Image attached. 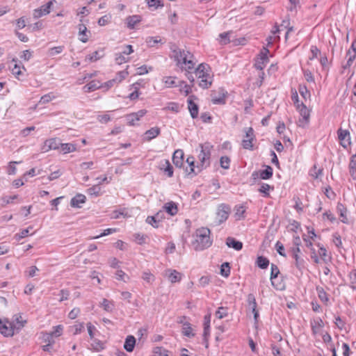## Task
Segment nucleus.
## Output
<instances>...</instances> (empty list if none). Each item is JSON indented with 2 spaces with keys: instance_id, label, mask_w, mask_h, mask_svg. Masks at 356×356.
Wrapping results in <instances>:
<instances>
[{
  "instance_id": "nucleus-1",
  "label": "nucleus",
  "mask_w": 356,
  "mask_h": 356,
  "mask_svg": "<svg viewBox=\"0 0 356 356\" xmlns=\"http://www.w3.org/2000/svg\"><path fill=\"white\" fill-rule=\"evenodd\" d=\"M210 229L207 227H201L195 232V239L192 243L195 250L202 251L212 245V240L210 238Z\"/></svg>"
},
{
  "instance_id": "nucleus-2",
  "label": "nucleus",
  "mask_w": 356,
  "mask_h": 356,
  "mask_svg": "<svg viewBox=\"0 0 356 356\" xmlns=\"http://www.w3.org/2000/svg\"><path fill=\"white\" fill-rule=\"evenodd\" d=\"M172 53L173 58L177 61L178 66L185 65V70H190L194 68L195 63L193 60V55L189 51L175 48L172 50Z\"/></svg>"
},
{
  "instance_id": "nucleus-3",
  "label": "nucleus",
  "mask_w": 356,
  "mask_h": 356,
  "mask_svg": "<svg viewBox=\"0 0 356 356\" xmlns=\"http://www.w3.org/2000/svg\"><path fill=\"white\" fill-rule=\"evenodd\" d=\"M200 152L197 157L200 161V164L196 165V169L198 172H201L203 169L207 168L211 164V154L213 146L209 142L200 144Z\"/></svg>"
},
{
  "instance_id": "nucleus-4",
  "label": "nucleus",
  "mask_w": 356,
  "mask_h": 356,
  "mask_svg": "<svg viewBox=\"0 0 356 356\" xmlns=\"http://www.w3.org/2000/svg\"><path fill=\"white\" fill-rule=\"evenodd\" d=\"M280 270L277 265L271 264L270 265V282L273 287L277 290H284L285 289V284L284 282H276L278 278Z\"/></svg>"
},
{
  "instance_id": "nucleus-5",
  "label": "nucleus",
  "mask_w": 356,
  "mask_h": 356,
  "mask_svg": "<svg viewBox=\"0 0 356 356\" xmlns=\"http://www.w3.org/2000/svg\"><path fill=\"white\" fill-rule=\"evenodd\" d=\"M269 50L266 47H264L259 54V57L254 63V67L256 69L262 71L263 69L266 67L269 61L268 57L267 56Z\"/></svg>"
},
{
  "instance_id": "nucleus-6",
  "label": "nucleus",
  "mask_w": 356,
  "mask_h": 356,
  "mask_svg": "<svg viewBox=\"0 0 356 356\" xmlns=\"http://www.w3.org/2000/svg\"><path fill=\"white\" fill-rule=\"evenodd\" d=\"M15 326L8 320L3 321L0 319V332L4 337H12L14 334Z\"/></svg>"
},
{
  "instance_id": "nucleus-7",
  "label": "nucleus",
  "mask_w": 356,
  "mask_h": 356,
  "mask_svg": "<svg viewBox=\"0 0 356 356\" xmlns=\"http://www.w3.org/2000/svg\"><path fill=\"white\" fill-rule=\"evenodd\" d=\"M56 0H51L40 8L35 9L33 10V17L38 19L48 15L50 13L51 7L53 6V2H56Z\"/></svg>"
},
{
  "instance_id": "nucleus-8",
  "label": "nucleus",
  "mask_w": 356,
  "mask_h": 356,
  "mask_svg": "<svg viewBox=\"0 0 356 356\" xmlns=\"http://www.w3.org/2000/svg\"><path fill=\"white\" fill-rule=\"evenodd\" d=\"M60 141L58 138H50L46 140L44 143V145L41 147V150L43 152H47L51 149H58L60 146Z\"/></svg>"
},
{
  "instance_id": "nucleus-9",
  "label": "nucleus",
  "mask_w": 356,
  "mask_h": 356,
  "mask_svg": "<svg viewBox=\"0 0 356 356\" xmlns=\"http://www.w3.org/2000/svg\"><path fill=\"white\" fill-rule=\"evenodd\" d=\"M245 137H250V139H243L242 140V146L245 149L252 150L253 149L252 142L255 139L254 135V130L252 127H248L245 129Z\"/></svg>"
},
{
  "instance_id": "nucleus-10",
  "label": "nucleus",
  "mask_w": 356,
  "mask_h": 356,
  "mask_svg": "<svg viewBox=\"0 0 356 356\" xmlns=\"http://www.w3.org/2000/svg\"><path fill=\"white\" fill-rule=\"evenodd\" d=\"M230 211L231 208L229 205L222 204L219 206L217 218L220 224L224 222L228 218Z\"/></svg>"
},
{
  "instance_id": "nucleus-11",
  "label": "nucleus",
  "mask_w": 356,
  "mask_h": 356,
  "mask_svg": "<svg viewBox=\"0 0 356 356\" xmlns=\"http://www.w3.org/2000/svg\"><path fill=\"white\" fill-rule=\"evenodd\" d=\"M337 135L342 147L346 148L348 145H350V136L348 130L340 128L337 130Z\"/></svg>"
},
{
  "instance_id": "nucleus-12",
  "label": "nucleus",
  "mask_w": 356,
  "mask_h": 356,
  "mask_svg": "<svg viewBox=\"0 0 356 356\" xmlns=\"http://www.w3.org/2000/svg\"><path fill=\"white\" fill-rule=\"evenodd\" d=\"M296 108L302 116V118L299 120V126H302L301 124L307 123L310 115L309 111L307 109V106L302 102L300 104L297 105Z\"/></svg>"
},
{
  "instance_id": "nucleus-13",
  "label": "nucleus",
  "mask_w": 356,
  "mask_h": 356,
  "mask_svg": "<svg viewBox=\"0 0 356 356\" xmlns=\"http://www.w3.org/2000/svg\"><path fill=\"white\" fill-rule=\"evenodd\" d=\"M273 170L270 165H266V169L260 170L259 172H253L252 177L257 179L259 175L261 179H269L273 177Z\"/></svg>"
},
{
  "instance_id": "nucleus-14",
  "label": "nucleus",
  "mask_w": 356,
  "mask_h": 356,
  "mask_svg": "<svg viewBox=\"0 0 356 356\" xmlns=\"http://www.w3.org/2000/svg\"><path fill=\"white\" fill-rule=\"evenodd\" d=\"M195 99H196L195 95H191L187 100L188 108L189 110L191 118L193 119L197 118L199 112L198 105L193 101Z\"/></svg>"
},
{
  "instance_id": "nucleus-15",
  "label": "nucleus",
  "mask_w": 356,
  "mask_h": 356,
  "mask_svg": "<svg viewBox=\"0 0 356 356\" xmlns=\"http://www.w3.org/2000/svg\"><path fill=\"white\" fill-rule=\"evenodd\" d=\"M312 332L314 335L320 333L321 330L324 326V323L320 317H316L310 321Z\"/></svg>"
},
{
  "instance_id": "nucleus-16",
  "label": "nucleus",
  "mask_w": 356,
  "mask_h": 356,
  "mask_svg": "<svg viewBox=\"0 0 356 356\" xmlns=\"http://www.w3.org/2000/svg\"><path fill=\"white\" fill-rule=\"evenodd\" d=\"M184 151L181 149H178L175 151L172 155V162L173 164L177 168H181L184 165Z\"/></svg>"
},
{
  "instance_id": "nucleus-17",
  "label": "nucleus",
  "mask_w": 356,
  "mask_h": 356,
  "mask_svg": "<svg viewBox=\"0 0 356 356\" xmlns=\"http://www.w3.org/2000/svg\"><path fill=\"white\" fill-rule=\"evenodd\" d=\"M188 165L185 168V172L188 175L193 174V175H197L200 172L198 170L195 171L196 166L195 165V158L193 156H189L186 159Z\"/></svg>"
},
{
  "instance_id": "nucleus-18",
  "label": "nucleus",
  "mask_w": 356,
  "mask_h": 356,
  "mask_svg": "<svg viewBox=\"0 0 356 356\" xmlns=\"http://www.w3.org/2000/svg\"><path fill=\"white\" fill-rule=\"evenodd\" d=\"M86 197L83 194H77L74 197L71 199L70 205L74 208H81V204H83L86 202Z\"/></svg>"
},
{
  "instance_id": "nucleus-19",
  "label": "nucleus",
  "mask_w": 356,
  "mask_h": 356,
  "mask_svg": "<svg viewBox=\"0 0 356 356\" xmlns=\"http://www.w3.org/2000/svg\"><path fill=\"white\" fill-rule=\"evenodd\" d=\"M209 67L207 64L201 63L198 65V67L195 70V76L198 79H203L204 75L209 72Z\"/></svg>"
},
{
  "instance_id": "nucleus-20",
  "label": "nucleus",
  "mask_w": 356,
  "mask_h": 356,
  "mask_svg": "<svg viewBox=\"0 0 356 356\" xmlns=\"http://www.w3.org/2000/svg\"><path fill=\"white\" fill-rule=\"evenodd\" d=\"M226 245L229 248H232L236 250H241L243 248V243L242 242L236 240L234 238L232 237H227L226 239Z\"/></svg>"
},
{
  "instance_id": "nucleus-21",
  "label": "nucleus",
  "mask_w": 356,
  "mask_h": 356,
  "mask_svg": "<svg viewBox=\"0 0 356 356\" xmlns=\"http://www.w3.org/2000/svg\"><path fill=\"white\" fill-rule=\"evenodd\" d=\"M136 344V339L132 335H129L127 337L124 343V348L129 353H131L134 350Z\"/></svg>"
},
{
  "instance_id": "nucleus-22",
  "label": "nucleus",
  "mask_w": 356,
  "mask_h": 356,
  "mask_svg": "<svg viewBox=\"0 0 356 356\" xmlns=\"http://www.w3.org/2000/svg\"><path fill=\"white\" fill-rule=\"evenodd\" d=\"M200 81L199 86L204 89L209 88L212 83L213 76L210 74L209 72L204 75L203 79H200Z\"/></svg>"
},
{
  "instance_id": "nucleus-23",
  "label": "nucleus",
  "mask_w": 356,
  "mask_h": 356,
  "mask_svg": "<svg viewBox=\"0 0 356 356\" xmlns=\"http://www.w3.org/2000/svg\"><path fill=\"white\" fill-rule=\"evenodd\" d=\"M163 209L170 216H175L178 212L177 205L174 202L165 203L163 206Z\"/></svg>"
},
{
  "instance_id": "nucleus-24",
  "label": "nucleus",
  "mask_w": 356,
  "mask_h": 356,
  "mask_svg": "<svg viewBox=\"0 0 356 356\" xmlns=\"http://www.w3.org/2000/svg\"><path fill=\"white\" fill-rule=\"evenodd\" d=\"M161 169L167 174L168 177H172L173 176V168L168 160L165 159L161 161Z\"/></svg>"
},
{
  "instance_id": "nucleus-25",
  "label": "nucleus",
  "mask_w": 356,
  "mask_h": 356,
  "mask_svg": "<svg viewBox=\"0 0 356 356\" xmlns=\"http://www.w3.org/2000/svg\"><path fill=\"white\" fill-rule=\"evenodd\" d=\"M161 133V129L159 127H155L153 128H151L150 129L147 130L145 133V138L147 140L149 141L154 138H155L156 136H158Z\"/></svg>"
},
{
  "instance_id": "nucleus-26",
  "label": "nucleus",
  "mask_w": 356,
  "mask_h": 356,
  "mask_svg": "<svg viewBox=\"0 0 356 356\" xmlns=\"http://www.w3.org/2000/svg\"><path fill=\"white\" fill-rule=\"evenodd\" d=\"M126 21L127 24V27L131 29H133L135 27V26L141 21V16L138 15L129 16L128 17H127Z\"/></svg>"
},
{
  "instance_id": "nucleus-27",
  "label": "nucleus",
  "mask_w": 356,
  "mask_h": 356,
  "mask_svg": "<svg viewBox=\"0 0 356 356\" xmlns=\"http://www.w3.org/2000/svg\"><path fill=\"white\" fill-rule=\"evenodd\" d=\"M162 218L160 213H157L155 216H148L146 219V222L151 225L154 227H159V224L161 222Z\"/></svg>"
},
{
  "instance_id": "nucleus-28",
  "label": "nucleus",
  "mask_w": 356,
  "mask_h": 356,
  "mask_svg": "<svg viewBox=\"0 0 356 356\" xmlns=\"http://www.w3.org/2000/svg\"><path fill=\"white\" fill-rule=\"evenodd\" d=\"M226 93L227 92H225L223 89H220L219 91V95L218 97L212 95V102L214 104H225Z\"/></svg>"
},
{
  "instance_id": "nucleus-29",
  "label": "nucleus",
  "mask_w": 356,
  "mask_h": 356,
  "mask_svg": "<svg viewBox=\"0 0 356 356\" xmlns=\"http://www.w3.org/2000/svg\"><path fill=\"white\" fill-rule=\"evenodd\" d=\"M104 49L97 50L86 56V60H89L90 62H95L104 57Z\"/></svg>"
},
{
  "instance_id": "nucleus-30",
  "label": "nucleus",
  "mask_w": 356,
  "mask_h": 356,
  "mask_svg": "<svg viewBox=\"0 0 356 356\" xmlns=\"http://www.w3.org/2000/svg\"><path fill=\"white\" fill-rule=\"evenodd\" d=\"M337 209L340 215V217L341 218V221L343 223H348V221L346 216L347 209L345 206L341 203H338Z\"/></svg>"
},
{
  "instance_id": "nucleus-31",
  "label": "nucleus",
  "mask_w": 356,
  "mask_h": 356,
  "mask_svg": "<svg viewBox=\"0 0 356 356\" xmlns=\"http://www.w3.org/2000/svg\"><path fill=\"white\" fill-rule=\"evenodd\" d=\"M247 302L248 304L249 309H251L252 312L257 311V303L255 297L252 293H249L248 295Z\"/></svg>"
},
{
  "instance_id": "nucleus-32",
  "label": "nucleus",
  "mask_w": 356,
  "mask_h": 356,
  "mask_svg": "<svg viewBox=\"0 0 356 356\" xmlns=\"http://www.w3.org/2000/svg\"><path fill=\"white\" fill-rule=\"evenodd\" d=\"M99 88H103V86L99 85V82L96 81H92L84 86L85 91L87 92L95 91Z\"/></svg>"
},
{
  "instance_id": "nucleus-33",
  "label": "nucleus",
  "mask_w": 356,
  "mask_h": 356,
  "mask_svg": "<svg viewBox=\"0 0 356 356\" xmlns=\"http://www.w3.org/2000/svg\"><path fill=\"white\" fill-rule=\"evenodd\" d=\"M60 149L64 154L73 152L76 149V145L72 143H61Z\"/></svg>"
},
{
  "instance_id": "nucleus-34",
  "label": "nucleus",
  "mask_w": 356,
  "mask_h": 356,
  "mask_svg": "<svg viewBox=\"0 0 356 356\" xmlns=\"http://www.w3.org/2000/svg\"><path fill=\"white\" fill-rule=\"evenodd\" d=\"M170 274L168 275V280L172 283L179 282L181 279V275L176 270H169Z\"/></svg>"
},
{
  "instance_id": "nucleus-35",
  "label": "nucleus",
  "mask_w": 356,
  "mask_h": 356,
  "mask_svg": "<svg viewBox=\"0 0 356 356\" xmlns=\"http://www.w3.org/2000/svg\"><path fill=\"white\" fill-rule=\"evenodd\" d=\"M86 31H87V28H86V25H84L83 24H79V35L81 36L80 38V40L84 43L88 42V38L86 35Z\"/></svg>"
},
{
  "instance_id": "nucleus-36",
  "label": "nucleus",
  "mask_w": 356,
  "mask_h": 356,
  "mask_svg": "<svg viewBox=\"0 0 356 356\" xmlns=\"http://www.w3.org/2000/svg\"><path fill=\"white\" fill-rule=\"evenodd\" d=\"M178 87L180 88V92L184 93L186 96L188 95L192 91L191 86L186 84L184 81H179Z\"/></svg>"
},
{
  "instance_id": "nucleus-37",
  "label": "nucleus",
  "mask_w": 356,
  "mask_h": 356,
  "mask_svg": "<svg viewBox=\"0 0 356 356\" xmlns=\"http://www.w3.org/2000/svg\"><path fill=\"white\" fill-rule=\"evenodd\" d=\"M234 211H235L234 216H235L236 220H241L245 218L244 213L245 212V209L243 206H242V205L236 206L234 208Z\"/></svg>"
},
{
  "instance_id": "nucleus-38",
  "label": "nucleus",
  "mask_w": 356,
  "mask_h": 356,
  "mask_svg": "<svg viewBox=\"0 0 356 356\" xmlns=\"http://www.w3.org/2000/svg\"><path fill=\"white\" fill-rule=\"evenodd\" d=\"M182 333L184 336H186L190 338L195 336V334L193 333L191 325L188 322L183 323Z\"/></svg>"
},
{
  "instance_id": "nucleus-39",
  "label": "nucleus",
  "mask_w": 356,
  "mask_h": 356,
  "mask_svg": "<svg viewBox=\"0 0 356 356\" xmlns=\"http://www.w3.org/2000/svg\"><path fill=\"white\" fill-rule=\"evenodd\" d=\"M295 259V266L300 270L302 271L305 268V261L300 258L299 254H293L292 255Z\"/></svg>"
},
{
  "instance_id": "nucleus-40",
  "label": "nucleus",
  "mask_w": 356,
  "mask_h": 356,
  "mask_svg": "<svg viewBox=\"0 0 356 356\" xmlns=\"http://www.w3.org/2000/svg\"><path fill=\"white\" fill-rule=\"evenodd\" d=\"M269 260L263 256H259L257 259V265L261 269H266L269 265Z\"/></svg>"
},
{
  "instance_id": "nucleus-41",
  "label": "nucleus",
  "mask_w": 356,
  "mask_h": 356,
  "mask_svg": "<svg viewBox=\"0 0 356 356\" xmlns=\"http://www.w3.org/2000/svg\"><path fill=\"white\" fill-rule=\"evenodd\" d=\"M220 275L225 277H228L230 275L229 263L225 262L220 266Z\"/></svg>"
},
{
  "instance_id": "nucleus-42",
  "label": "nucleus",
  "mask_w": 356,
  "mask_h": 356,
  "mask_svg": "<svg viewBox=\"0 0 356 356\" xmlns=\"http://www.w3.org/2000/svg\"><path fill=\"white\" fill-rule=\"evenodd\" d=\"M316 291L318 292V296L319 299L324 302H327L329 300L327 293L324 291L322 287H316Z\"/></svg>"
},
{
  "instance_id": "nucleus-43",
  "label": "nucleus",
  "mask_w": 356,
  "mask_h": 356,
  "mask_svg": "<svg viewBox=\"0 0 356 356\" xmlns=\"http://www.w3.org/2000/svg\"><path fill=\"white\" fill-rule=\"evenodd\" d=\"M101 192V187L99 184H96L87 190V193L90 195H95L97 197L99 195Z\"/></svg>"
},
{
  "instance_id": "nucleus-44",
  "label": "nucleus",
  "mask_w": 356,
  "mask_h": 356,
  "mask_svg": "<svg viewBox=\"0 0 356 356\" xmlns=\"http://www.w3.org/2000/svg\"><path fill=\"white\" fill-rule=\"evenodd\" d=\"M147 44L149 47H154L156 44L161 42L159 36L157 37H147L145 40Z\"/></svg>"
},
{
  "instance_id": "nucleus-45",
  "label": "nucleus",
  "mask_w": 356,
  "mask_h": 356,
  "mask_svg": "<svg viewBox=\"0 0 356 356\" xmlns=\"http://www.w3.org/2000/svg\"><path fill=\"white\" fill-rule=\"evenodd\" d=\"M232 33L231 31L224 32L219 35L220 37V43L221 44H227L229 43V35Z\"/></svg>"
},
{
  "instance_id": "nucleus-46",
  "label": "nucleus",
  "mask_w": 356,
  "mask_h": 356,
  "mask_svg": "<svg viewBox=\"0 0 356 356\" xmlns=\"http://www.w3.org/2000/svg\"><path fill=\"white\" fill-rule=\"evenodd\" d=\"M175 79V77L172 76H165L163 78V81L168 88L178 87V84L176 83Z\"/></svg>"
},
{
  "instance_id": "nucleus-47",
  "label": "nucleus",
  "mask_w": 356,
  "mask_h": 356,
  "mask_svg": "<svg viewBox=\"0 0 356 356\" xmlns=\"http://www.w3.org/2000/svg\"><path fill=\"white\" fill-rule=\"evenodd\" d=\"M347 56H349V58L347 60L346 64L343 66V69L349 68L352 65L354 60L356 58V53H352L350 51V49H349L347 51Z\"/></svg>"
},
{
  "instance_id": "nucleus-48",
  "label": "nucleus",
  "mask_w": 356,
  "mask_h": 356,
  "mask_svg": "<svg viewBox=\"0 0 356 356\" xmlns=\"http://www.w3.org/2000/svg\"><path fill=\"white\" fill-rule=\"evenodd\" d=\"M91 346L92 349L96 352H99L104 349V343L98 339H95L91 343Z\"/></svg>"
},
{
  "instance_id": "nucleus-49",
  "label": "nucleus",
  "mask_w": 356,
  "mask_h": 356,
  "mask_svg": "<svg viewBox=\"0 0 356 356\" xmlns=\"http://www.w3.org/2000/svg\"><path fill=\"white\" fill-rule=\"evenodd\" d=\"M101 306L103 307V309L106 311V312H111L113 311V304L109 301L108 300L106 299V298H104L102 303H101Z\"/></svg>"
},
{
  "instance_id": "nucleus-50",
  "label": "nucleus",
  "mask_w": 356,
  "mask_h": 356,
  "mask_svg": "<svg viewBox=\"0 0 356 356\" xmlns=\"http://www.w3.org/2000/svg\"><path fill=\"white\" fill-rule=\"evenodd\" d=\"M63 49H64V46H58V47H54L50 48L48 51V56H51V57L54 56L57 54L62 53Z\"/></svg>"
},
{
  "instance_id": "nucleus-51",
  "label": "nucleus",
  "mask_w": 356,
  "mask_h": 356,
  "mask_svg": "<svg viewBox=\"0 0 356 356\" xmlns=\"http://www.w3.org/2000/svg\"><path fill=\"white\" fill-rule=\"evenodd\" d=\"M115 63L118 65H122V63H127L129 61V58L125 56L122 52L115 54Z\"/></svg>"
},
{
  "instance_id": "nucleus-52",
  "label": "nucleus",
  "mask_w": 356,
  "mask_h": 356,
  "mask_svg": "<svg viewBox=\"0 0 356 356\" xmlns=\"http://www.w3.org/2000/svg\"><path fill=\"white\" fill-rule=\"evenodd\" d=\"M299 92L300 95L305 99L310 97V92L308 90L307 88L305 85H300L298 88Z\"/></svg>"
},
{
  "instance_id": "nucleus-53",
  "label": "nucleus",
  "mask_w": 356,
  "mask_h": 356,
  "mask_svg": "<svg viewBox=\"0 0 356 356\" xmlns=\"http://www.w3.org/2000/svg\"><path fill=\"white\" fill-rule=\"evenodd\" d=\"M220 167L227 170L229 168L230 159L227 156H221L220 159Z\"/></svg>"
},
{
  "instance_id": "nucleus-54",
  "label": "nucleus",
  "mask_w": 356,
  "mask_h": 356,
  "mask_svg": "<svg viewBox=\"0 0 356 356\" xmlns=\"http://www.w3.org/2000/svg\"><path fill=\"white\" fill-rule=\"evenodd\" d=\"M323 173V169H317L316 165H314V167L309 171V175L312 177L314 179H318L320 175Z\"/></svg>"
},
{
  "instance_id": "nucleus-55",
  "label": "nucleus",
  "mask_w": 356,
  "mask_h": 356,
  "mask_svg": "<svg viewBox=\"0 0 356 356\" xmlns=\"http://www.w3.org/2000/svg\"><path fill=\"white\" fill-rule=\"evenodd\" d=\"M125 118L127 121V124L130 126L135 125L136 122L139 120V118H137L133 113L127 115Z\"/></svg>"
},
{
  "instance_id": "nucleus-56",
  "label": "nucleus",
  "mask_w": 356,
  "mask_h": 356,
  "mask_svg": "<svg viewBox=\"0 0 356 356\" xmlns=\"http://www.w3.org/2000/svg\"><path fill=\"white\" fill-rule=\"evenodd\" d=\"M154 353L159 356H169V351L163 347H156L154 348Z\"/></svg>"
},
{
  "instance_id": "nucleus-57",
  "label": "nucleus",
  "mask_w": 356,
  "mask_h": 356,
  "mask_svg": "<svg viewBox=\"0 0 356 356\" xmlns=\"http://www.w3.org/2000/svg\"><path fill=\"white\" fill-rule=\"evenodd\" d=\"M228 314L227 313V308L224 307H220L218 308V311L216 312V316L217 318L221 319L224 317L227 316Z\"/></svg>"
},
{
  "instance_id": "nucleus-58",
  "label": "nucleus",
  "mask_w": 356,
  "mask_h": 356,
  "mask_svg": "<svg viewBox=\"0 0 356 356\" xmlns=\"http://www.w3.org/2000/svg\"><path fill=\"white\" fill-rule=\"evenodd\" d=\"M54 330L50 333L54 337H60L63 333V327L61 325H56L53 327Z\"/></svg>"
},
{
  "instance_id": "nucleus-59",
  "label": "nucleus",
  "mask_w": 356,
  "mask_h": 356,
  "mask_svg": "<svg viewBox=\"0 0 356 356\" xmlns=\"http://www.w3.org/2000/svg\"><path fill=\"white\" fill-rule=\"evenodd\" d=\"M54 98V96L53 95V94L51 92H50V93L46 94V95H43L42 97H41L39 103L47 104V103L49 102L50 101H51Z\"/></svg>"
},
{
  "instance_id": "nucleus-60",
  "label": "nucleus",
  "mask_w": 356,
  "mask_h": 356,
  "mask_svg": "<svg viewBox=\"0 0 356 356\" xmlns=\"http://www.w3.org/2000/svg\"><path fill=\"white\" fill-rule=\"evenodd\" d=\"M303 74L305 76V79L307 82L309 83H314V78L312 73V72L309 70H303Z\"/></svg>"
},
{
  "instance_id": "nucleus-61",
  "label": "nucleus",
  "mask_w": 356,
  "mask_h": 356,
  "mask_svg": "<svg viewBox=\"0 0 356 356\" xmlns=\"http://www.w3.org/2000/svg\"><path fill=\"white\" fill-rule=\"evenodd\" d=\"M333 243L335 244V245L340 248L342 247V242L340 235L338 233H334L333 235Z\"/></svg>"
},
{
  "instance_id": "nucleus-62",
  "label": "nucleus",
  "mask_w": 356,
  "mask_h": 356,
  "mask_svg": "<svg viewBox=\"0 0 356 356\" xmlns=\"http://www.w3.org/2000/svg\"><path fill=\"white\" fill-rule=\"evenodd\" d=\"M275 248L280 255L286 257V254L284 252V247L282 243H280V241H277L275 244Z\"/></svg>"
},
{
  "instance_id": "nucleus-63",
  "label": "nucleus",
  "mask_w": 356,
  "mask_h": 356,
  "mask_svg": "<svg viewBox=\"0 0 356 356\" xmlns=\"http://www.w3.org/2000/svg\"><path fill=\"white\" fill-rule=\"evenodd\" d=\"M43 340L44 342H47V343L52 345L54 343V337L49 332L46 333L43 336Z\"/></svg>"
},
{
  "instance_id": "nucleus-64",
  "label": "nucleus",
  "mask_w": 356,
  "mask_h": 356,
  "mask_svg": "<svg viewBox=\"0 0 356 356\" xmlns=\"http://www.w3.org/2000/svg\"><path fill=\"white\" fill-rule=\"evenodd\" d=\"M127 75L128 72L127 71H120L117 74L116 76L115 77V79H117L116 81L118 83H119L122 80H124Z\"/></svg>"
}]
</instances>
